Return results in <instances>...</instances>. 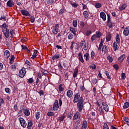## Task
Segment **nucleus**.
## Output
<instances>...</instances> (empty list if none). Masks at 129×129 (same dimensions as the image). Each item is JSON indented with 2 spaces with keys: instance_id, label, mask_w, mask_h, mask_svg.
Listing matches in <instances>:
<instances>
[{
  "instance_id": "nucleus-15",
  "label": "nucleus",
  "mask_w": 129,
  "mask_h": 129,
  "mask_svg": "<svg viewBox=\"0 0 129 129\" xmlns=\"http://www.w3.org/2000/svg\"><path fill=\"white\" fill-rule=\"evenodd\" d=\"M107 26L109 29H112L113 26H115V25L114 23H112L111 21H107Z\"/></svg>"
},
{
  "instance_id": "nucleus-4",
  "label": "nucleus",
  "mask_w": 129,
  "mask_h": 129,
  "mask_svg": "<svg viewBox=\"0 0 129 129\" xmlns=\"http://www.w3.org/2000/svg\"><path fill=\"white\" fill-rule=\"evenodd\" d=\"M59 29H60V26H59V24H56L54 26H53V28L52 29V32L55 35H57L59 32Z\"/></svg>"
},
{
  "instance_id": "nucleus-9",
  "label": "nucleus",
  "mask_w": 129,
  "mask_h": 129,
  "mask_svg": "<svg viewBox=\"0 0 129 129\" xmlns=\"http://www.w3.org/2000/svg\"><path fill=\"white\" fill-rule=\"evenodd\" d=\"M22 110H23V113L26 116H29L30 114H31V112H30V110L28 109L22 108Z\"/></svg>"
},
{
  "instance_id": "nucleus-11",
  "label": "nucleus",
  "mask_w": 129,
  "mask_h": 129,
  "mask_svg": "<svg viewBox=\"0 0 129 129\" xmlns=\"http://www.w3.org/2000/svg\"><path fill=\"white\" fill-rule=\"evenodd\" d=\"M91 34H92V31L90 30H85L84 32V35L87 37H89Z\"/></svg>"
},
{
  "instance_id": "nucleus-48",
  "label": "nucleus",
  "mask_w": 129,
  "mask_h": 129,
  "mask_svg": "<svg viewBox=\"0 0 129 129\" xmlns=\"http://www.w3.org/2000/svg\"><path fill=\"white\" fill-rule=\"evenodd\" d=\"M96 38L97 37L95 34H94L93 35H92L91 37V40L92 42H93V41H95V40H96Z\"/></svg>"
},
{
  "instance_id": "nucleus-2",
  "label": "nucleus",
  "mask_w": 129,
  "mask_h": 129,
  "mask_svg": "<svg viewBox=\"0 0 129 129\" xmlns=\"http://www.w3.org/2000/svg\"><path fill=\"white\" fill-rule=\"evenodd\" d=\"M77 108L78 109L79 112H81L83 109V106H84V104L83 103V100L79 101L77 104Z\"/></svg>"
},
{
  "instance_id": "nucleus-30",
  "label": "nucleus",
  "mask_w": 129,
  "mask_h": 129,
  "mask_svg": "<svg viewBox=\"0 0 129 129\" xmlns=\"http://www.w3.org/2000/svg\"><path fill=\"white\" fill-rule=\"evenodd\" d=\"M111 38H112L111 35L110 34V33H109L107 35L106 38V42H109V41H111Z\"/></svg>"
},
{
  "instance_id": "nucleus-49",
  "label": "nucleus",
  "mask_w": 129,
  "mask_h": 129,
  "mask_svg": "<svg viewBox=\"0 0 129 129\" xmlns=\"http://www.w3.org/2000/svg\"><path fill=\"white\" fill-rule=\"evenodd\" d=\"M105 75H106L108 79H110V80L111 79V78H110V76H109V72H108V71H105Z\"/></svg>"
},
{
  "instance_id": "nucleus-41",
  "label": "nucleus",
  "mask_w": 129,
  "mask_h": 129,
  "mask_svg": "<svg viewBox=\"0 0 129 129\" xmlns=\"http://www.w3.org/2000/svg\"><path fill=\"white\" fill-rule=\"evenodd\" d=\"M107 59L109 61V63H112V61H113V58H112V56H108L107 57Z\"/></svg>"
},
{
  "instance_id": "nucleus-44",
  "label": "nucleus",
  "mask_w": 129,
  "mask_h": 129,
  "mask_svg": "<svg viewBox=\"0 0 129 129\" xmlns=\"http://www.w3.org/2000/svg\"><path fill=\"white\" fill-rule=\"evenodd\" d=\"M58 90L60 92H62V91H64V88L62 87V84H60L58 86Z\"/></svg>"
},
{
  "instance_id": "nucleus-17",
  "label": "nucleus",
  "mask_w": 129,
  "mask_h": 129,
  "mask_svg": "<svg viewBox=\"0 0 129 129\" xmlns=\"http://www.w3.org/2000/svg\"><path fill=\"white\" fill-rule=\"evenodd\" d=\"M79 57V60H80V62L82 63H84V59H83V55H82V53L80 52L78 54Z\"/></svg>"
},
{
  "instance_id": "nucleus-22",
  "label": "nucleus",
  "mask_w": 129,
  "mask_h": 129,
  "mask_svg": "<svg viewBox=\"0 0 129 129\" xmlns=\"http://www.w3.org/2000/svg\"><path fill=\"white\" fill-rule=\"evenodd\" d=\"M127 7V4L124 3L122 4V5L119 8V11H123V10H125L126 7Z\"/></svg>"
},
{
  "instance_id": "nucleus-34",
  "label": "nucleus",
  "mask_w": 129,
  "mask_h": 129,
  "mask_svg": "<svg viewBox=\"0 0 129 129\" xmlns=\"http://www.w3.org/2000/svg\"><path fill=\"white\" fill-rule=\"evenodd\" d=\"M0 20L6 22V21H7V17L5 16V15H2L0 17Z\"/></svg>"
},
{
  "instance_id": "nucleus-59",
  "label": "nucleus",
  "mask_w": 129,
  "mask_h": 129,
  "mask_svg": "<svg viewBox=\"0 0 129 129\" xmlns=\"http://www.w3.org/2000/svg\"><path fill=\"white\" fill-rule=\"evenodd\" d=\"M84 49L85 51H87V49H88V43H85L84 46Z\"/></svg>"
},
{
  "instance_id": "nucleus-3",
  "label": "nucleus",
  "mask_w": 129,
  "mask_h": 129,
  "mask_svg": "<svg viewBox=\"0 0 129 129\" xmlns=\"http://www.w3.org/2000/svg\"><path fill=\"white\" fill-rule=\"evenodd\" d=\"M59 106V101H58V100H55L53 104L52 110L54 111H57V110H58Z\"/></svg>"
},
{
  "instance_id": "nucleus-42",
  "label": "nucleus",
  "mask_w": 129,
  "mask_h": 129,
  "mask_svg": "<svg viewBox=\"0 0 129 129\" xmlns=\"http://www.w3.org/2000/svg\"><path fill=\"white\" fill-rule=\"evenodd\" d=\"M123 119L125 121L127 125H129V119L127 117H124Z\"/></svg>"
},
{
  "instance_id": "nucleus-10",
  "label": "nucleus",
  "mask_w": 129,
  "mask_h": 129,
  "mask_svg": "<svg viewBox=\"0 0 129 129\" xmlns=\"http://www.w3.org/2000/svg\"><path fill=\"white\" fill-rule=\"evenodd\" d=\"M100 17L102 19L103 21H106V15L103 12H100Z\"/></svg>"
},
{
  "instance_id": "nucleus-7",
  "label": "nucleus",
  "mask_w": 129,
  "mask_h": 129,
  "mask_svg": "<svg viewBox=\"0 0 129 129\" xmlns=\"http://www.w3.org/2000/svg\"><path fill=\"white\" fill-rule=\"evenodd\" d=\"M15 6V2L13 0H9L7 3V8H13Z\"/></svg>"
},
{
  "instance_id": "nucleus-31",
  "label": "nucleus",
  "mask_w": 129,
  "mask_h": 129,
  "mask_svg": "<svg viewBox=\"0 0 129 129\" xmlns=\"http://www.w3.org/2000/svg\"><path fill=\"white\" fill-rule=\"evenodd\" d=\"M83 16L85 19H88V17H89V14H88V12L85 11L83 12Z\"/></svg>"
},
{
  "instance_id": "nucleus-36",
  "label": "nucleus",
  "mask_w": 129,
  "mask_h": 129,
  "mask_svg": "<svg viewBox=\"0 0 129 129\" xmlns=\"http://www.w3.org/2000/svg\"><path fill=\"white\" fill-rule=\"evenodd\" d=\"M102 51L106 53V52H107V46H106V45H103L102 48Z\"/></svg>"
},
{
  "instance_id": "nucleus-24",
  "label": "nucleus",
  "mask_w": 129,
  "mask_h": 129,
  "mask_svg": "<svg viewBox=\"0 0 129 129\" xmlns=\"http://www.w3.org/2000/svg\"><path fill=\"white\" fill-rule=\"evenodd\" d=\"M32 126H33V121L31 120L28 122L27 128L31 129L32 128Z\"/></svg>"
},
{
  "instance_id": "nucleus-20",
  "label": "nucleus",
  "mask_w": 129,
  "mask_h": 129,
  "mask_svg": "<svg viewBox=\"0 0 129 129\" xmlns=\"http://www.w3.org/2000/svg\"><path fill=\"white\" fill-rule=\"evenodd\" d=\"M123 34L124 36H128V34H129V30H128V28L126 27L123 31Z\"/></svg>"
},
{
  "instance_id": "nucleus-18",
  "label": "nucleus",
  "mask_w": 129,
  "mask_h": 129,
  "mask_svg": "<svg viewBox=\"0 0 129 129\" xmlns=\"http://www.w3.org/2000/svg\"><path fill=\"white\" fill-rule=\"evenodd\" d=\"M87 128V121L84 120L83 122V123L82 124V127L81 129H86Z\"/></svg>"
},
{
  "instance_id": "nucleus-53",
  "label": "nucleus",
  "mask_w": 129,
  "mask_h": 129,
  "mask_svg": "<svg viewBox=\"0 0 129 129\" xmlns=\"http://www.w3.org/2000/svg\"><path fill=\"white\" fill-rule=\"evenodd\" d=\"M71 5L73 8H77V7H78V4H77V3H71Z\"/></svg>"
},
{
  "instance_id": "nucleus-19",
  "label": "nucleus",
  "mask_w": 129,
  "mask_h": 129,
  "mask_svg": "<svg viewBox=\"0 0 129 129\" xmlns=\"http://www.w3.org/2000/svg\"><path fill=\"white\" fill-rule=\"evenodd\" d=\"M113 48L114 51H117V50H118V45H117V43L116 42H114L113 43Z\"/></svg>"
},
{
  "instance_id": "nucleus-46",
  "label": "nucleus",
  "mask_w": 129,
  "mask_h": 129,
  "mask_svg": "<svg viewBox=\"0 0 129 129\" xmlns=\"http://www.w3.org/2000/svg\"><path fill=\"white\" fill-rule=\"evenodd\" d=\"M69 40H72L74 38V35L72 33H70L68 36Z\"/></svg>"
},
{
  "instance_id": "nucleus-29",
  "label": "nucleus",
  "mask_w": 129,
  "mask_h": 129,
  "mask_svg": "<svg viewBox=\"0 0 129 129\" xmlns=\"http://www.w3.org/2000/svg\"><path fill=\"white\" fill-rule=\"evenodd\" d=\"M76 125L75 126V129H78L80 127V120H78L76 122Z\"/></svg>"
},
{
  "instance_id": "nucleus-35",
  "label": "nucleus",
  "mask_w": 129,
  "mask_h": 129,
  "mask_svg": "<svg viewBox=\"0 0 129 129\" xmlns=\"http://www.w3.org/2000/svg\"><path fill=\"white\" fill-rule=\"evenodd\" d=\"M96 36H97V38H99L102 35V34H101V32L100 31H97L96 32V34H95Z\"/></svg>"
},
{
  "instance_id": "nucleus-28",
  "label": "nucleus",
  "mask_w": 129,
  "mask_h": 129,
  "mask_svg": "<svg viewBox=\"0 0 129 129\" xmlns=\"http://www.w3.org/2000/svg\"><path fill=\"white\" fill-rule=\"evenodd\" d=\"M84 57H85V59L86 60V61H88V60H89V58H90L89 53L88 52H86L84 55Z\"/></svg>"
},
{
  "instance_id": "nucleus-62",
  "label": "nucleus",
  "mask_w": 129,
  "mask_h": 129,
  "mask_svg": "<svg viewBox=\"0 0 129 129\" xmlns=\"http://www.w3.org/2000/svg\"><path fill=\"white\" fill-rule=\"evenodd\" d=\"M95 56V52H94V51H92L91 52V56L92 59H94Z\"/></svg>"
},
{
  "instance_id": "nucleus-56",
  "label": "nucleus",
  "mask_w": 129,
  "mask_h": 129,
  "mask_svg": "<svg viewBox=\"0 0 129 129\" xmlns=\"http://www.w3.org/2000/svg\"><path fill=\"white\" fill-rule=\"evenodd\" d=\"M28 82L30 84H32V83H33V82H34V79H33V78H29L28 80Z\"/></svg>"
},
{
  "instance_id": "nucleus-14",
  "label": "nucleus",
  "mask_w": 129,
  "mask_h": 129,
  "mask_svg": "<svg viewBox=\"0 0 129 129\" xmlns=\"http://www.w3.org/2000/svg\"><path fill=\"white\" fill-rule=\"evenodd\" d=\"M78 68H76L74 70L73 75V77H74V78H76V77H77V75H78Z\"/></svg>"
},
{
  "instance_id": "nucleus-27",
  "label": "nucleus",
  "mask_w": 129,
  "mask_h": 129,
  "mask_svg": "<svg viewBox=\"0 0 129 129\" xmlns=\"http://www.w3.org/2000/svg\"><path fill=\"white\" fill-rule=\"evenodd\" d=\"M37 56H38V50H34V52L33 53L32 56L31 57V58L35 59V58H36Z\"/></svg>"
},
{
  "instance_id": "nucleus-37",
  "label": "nucleus",
  "mask_w": 129,
  "mask_h": 129,
  "mask_svg": "<svg viewBox=\"0 0 129 129\" xmlns=\"http://www.w3.org/2000/svg\"><path fill=\"white\" fill-rule=\"evenodd\" d=\"M94 6L97 9H99V8H101L102 5L99 3H96L94 4Z\"/></svg>"
},
{
  "instance_id": "nucleus-13",
  "label": "nucleus",
  "mask_w": 129,
  "mask_h": 129,
  "mask_svg": "<svg viewBox=\"0 0 129 129\" xmlns=\"http://www.w3.org/2000/svg\"><path fill=\"white\" fill-rule=\"evenodd\" d=\"M70 30L74 36H77V34H76V32H77V29L70 27Z\"/></svg>"
},
{
  "instance_id": "nucleus-52",
  "label": "nucleus",
  "mask_w": 129,
  "mask_h": 129,
  "mask_svg": "<svg viewBox=\"0 0 129 129\" xmlns=\"http://www.w3.org/2000/svg\"><path fill=\"white\" fill-rule=\"evenodd\" d=\"M73 25L75 28H76V27H77V21L76 20H74L73 21Z\"/></svg>"
},
{
  "instance_id": "nucleus-61",
  "label": "nucleus",
  "mask_w": 129,
  "mask_h": 129,
  "mask_svg": "<svg viewBox=\"0 0 129 129\" xmlns=\"http://www.w3.org/2000/svg\"><path fill=\"white\" fill-rule=\"evenodd\" d=\"M103 129H109V127H108L107 123H104Z\"/></svg>"
},
{
  "instance_id": "nucleus-32",
  "label": "nucleus",
  "mask_w": 129,
  "mask_h": 129,
  "mask_svg": "<svg viewBox=\"0 0 129 129\" xmlns=\"http://www.w3.org/2000/svg\"><path fill=\"white\" fill-rule=\"evenodd\" d=\"M2 32H3L5 37L7 39H8V38H9V37L10 33H8V32H6V31H5V29H2Z\"/></svg>"
},
{
  "instance_id": "nucleus-40",
  "label": "nucleus",
  "mask_w": 129,
  "mask_h": 129,
  "mask_svg": "<svg viewBox=\"0 0 129 129\" xmlns=\"http://www.w3.org/2000/svg\"><path fill=\"white\" fill-rule=\"evenodd\" d=\"M17 116V117H20V116H23V111L22 110H19Z\"/></svg>"
},
{
  "instance_id": "nucleus-54",
  "label": "nucleus",
  "mask_w": 129,
  "mask_h": 129,
  "mask_svg": "<svg viewBox=\"0 0 129 129\" xmlns=\"http://www.w3.org/2000/svg\"><path fill=\"white\" fill-rule=\"evenodd\" d=\"M5 92H6V93H8V94H10V93H11V89L9 88H6L5 89Z\"/></svg>"
},
{
  "instance_id": "nucleus-25",
  "label": "nucleus",
  "mask_w": 129,
  "mask_h": 129,
  "mask_svg": "<svg viewBox=\"0 0 129 129\" xmlns=\"http://www.w3.org/2000/svg\"><path fill=\"white\" fill-rule=\"evenodd\" d=\"M4 55L6 58H8L11 56V53L9 50H6L4 52Z\"/></svg>"
},
{
  "instance_id": "nucleus-1",
  "label": "nucleus",
  "mask_w": 129,
  "mask_h": 129,
  "mask_svg": "<svg viewBox=\"0 0 129 129\" xmlns=\"http://www.w3.org/2000/svg\"><path fill=\"white\" fill-rule=\"evenodd\" d=\"M83 101V97L80 95V93H76L74 95V99L73 102L74 103H77L79 101Z\"/></svg>"
},
{
  "instance_id": "nucleus-57",
  "label": "nucleus",
  "mask_w": 129,
  "mask_h": 129,
  "mask_svg": "<svg viewBox=\"0 0 129 129\" xmlns=\"http://www.w3.org/2000/svg\"><path fill=\"white\" fill-rule=\"evenodd\" d=\"M3 104H5V100L3 98L0 99V106H2Z\"/></svg>"
},
{
  "instance_id": "nucleus-38",
  "label": "nucleus",
  "mask_w": 129,
  "mask_h": 129,
  "mask_svg": "<svg viewBox=\"0 0 129 129\" xmlns=\"http://www.w3.org/2000/svg\"><path fill=\"white\" fill-rule=\"evenodd\" d=\"M128 107H129V102H126L125 103H124V105L123 106V108H124V109L128 108Z\"/></svg>"
},
{
  "instance_id": "nucleus-55",
  "label": "nucleus",
  "mask_w": 129,
  "mask_h": 129,
  "mask_svg": "<svg viewBox=\"0 0 129 129\" xmlns=\"http://www.w3.org/2000/svg\"><path fill=\"white\" fill-rule=\"evenodd\" d=\"M98 81V80H97V79H93L92 80V82L93 84H94V85H95V84L97 83Z\"/></svg>"
},
{
  "instance_id": "nucleus-43",
  "label": "nucleus",
  "mask_w": 129,
  "mask_h": 129,
  "mask_svg": "<svg viewBox=\"0 0 129 129\" xmlns=\"http://www.w3.org/2000/svg\"><path fill=\"white\" fill-rule=\"evenodd\" d=\"M47 115L48 116H54V115H55V113L51 111H49L47 113Z\"/></svg>"
},
{
  "instance_id": "nucleus-8",
  "label": "nucleus",
  "mask_w": 129,
  "mask_h": 129,
  "mask_svg": "<svg viewBox=\"0 0 129 129\" xmlns=\"http://www.w3.org/2000/svg\"><path fill=\"white\" fill-rule=\"evenodd\" d=\"M81 114H80L79 112H77L74 114V116L73 117V119H74V120H75L76 119H79L80 118H81Z\"/></svg>"
},
{
  "instance_id": "nucleus-39",
  "label": "nucleus",
  "mask_w": 129,
  "mask_h": 129,
  "mask_svg": "<svg viewBox=\"0 0 129 129\" xmlns=\"http://www.w3.org/2000/svg\"><path fill=\"white\" fill-rule=\"evenodd\" d=\"M40 115H41V112H40V111L37 112L35 113V117H36V119H38L40 118Z\"/></svg>"
},
{
  "instance_id": "nucleus-51",
  "label": "nucleus",
  "mask_w": 129,
  "mask_h": 129,
  "mask_svg": "<svg viewBox=\"0 0 129 129\" xmlns=\"http://www.w3.org/2000/svg\"><path fill=\"white\" fill-rule=\"evenodd\" d=\"M21 126L23 127L24 128H26L27 126V122L25 121L22 122L21 124H20Z\"/></svg>"
},
{
  "instance_id": "nucleus-60",
  "label": "nucleus",
  "mask_w": 129,
  "mask_h": 129,
  "mask_svg": "<svg viewBox=\"0 0 129 129\" xmlns=\"http://www.w3.org/2000/svg\"><path fill=\"white\" fill-rule=\"evenodd\" d=\"M21 47L22 50H28V47H27V46L24 44L21 45Z\"/></svg>"
},
{
  "instance_id": "nucleus-58",
  "label": "nucleus",
  "mask_w": 129,
  "mask_h": 129,
  "mask_svg": "<svg viewBox=\"0 0 129 129\" xmlns=\"http://www.w3.org/2000/svg\"><path fill=\"white\" fill-rule=\"evenodd\" d=\"M54 3V0H47V5H52Z\"/></svg>"
},
{
  "instance_id": "nucleus-26",
  "label": "nucleus",
  "mask_w": 129,
  "mask_h": 129,
  "mask_svg": "<svg viewBox=\"0 0 129 129\" xmlns=\"http://www.w3.org/2000/svg\"><path fill=\"white\" fill-rule=\"evenodd\" d=\"M60 57V54H55L52 57V60H58V59H59Z\"/></svg>"
},
{
  "instance_id": "nucleus-23",
  "label": "nucleus",
  "mask_w": 129,
  "mask_h": 129,
  "mask_svg": "<svg viewBox=\"0 0 129 129\" xmlns=\"http://www.w3.org/2000/svg\"><path fill=\"white\" fill-rule=\"evenodd\" d=\"M115 40H116V42H117V44L119 45L120 44V38H119V34H118V33L116 34Z\"/></svg>"
},
{
  "instance_id": "nucleus-5",
  "label": "nucleus",
  "mask_w": 129,
  "mask_h": 129,
  "mask_svg": "<svg viewBox=\"0 0 129 129\" xmlns=\"http://www.w3.org/2000/svg\"><path fill=\"white\" fill-rule=\"evenodd\" d=\"M25 75H26V69L22 68L19 72V76L21 77V78H24L25 77Z\"/></svg>"
},
{
  "instance_id": "nucleus-47",
  "label": "nucleus",
  "mask_w": 129,
  "mask_h": 129,
  "mask_svg": "<svg viewBox=\"0 0 129 129\" xmlns=\"http://www.w3.org/2000/svg\"><path fill=\"white\" fill-rule=\"evenodd\" d=\"M35 20H36V18L33 16H30V22L31 23H35Z\"/></svg>"
},
{
  "instance_id": "nucleus-63",
  "label": "nucleus",
  "mask_w": 129,
  "mask_h": 129,
  "mask_svg": "<svg viewBox=\"0 0 129 129\" xmlns=\"http://www.w3.org/2000/svg\"><path fill=\"white\" fill-rule=\"evenodd\" d=\"M113 68H114V69L116 70V71H117V70H118L119 67H118V64H114L113 66Z\"/></svg>"
},
{
  "instance_id": "nucleus-33",
  "label": "nucleus",
  "mask_w": 129,
  "mask_h": 129,
  "mask_svg": "<svg viewBox=\"0 0 129 129\" xmlns=\"http://www.w3.org/2000/svg\"><path fill=\"white\" fill-rule=\"evenodd\" d=\"M15 60V55H12L11 57H10V64H13L14 63V60Z\"/></svg>"
},
{
  "instance_id": "nucleus-64",
  "label": "nucleus",
  "mask_w": 129,
  "mask_h": 129,
  "mask_svg": "<svg viewBox=\"0 0 129 129\" xmlns=\"http://www.w3.org/2000/svg\"><path fill=\"white\" fill-rule=\"evenodd\" d=\"M35 84L36 85H39L40 84V80L38 78L36 80Z\"/></svg>"
},
{
  "instance_id": "nucleus-50",
  "label": "nucleus",
  "mask_w": 129,
  "mask_h": 129,
  "mask_svg": "<svg viewBox=\"0 0 129 129\" xmlns=\"http://www.w3.org/2000/svg\"><path fill=\"white\" fill-rule=\"evenodd\" d=\"M18 119L19 120L20 124L21 123H23V122H24V121H26V120H25V119H24L23 118H22L21 117H19Z\"/></svg>"
},
{
  "instance_id": "nucleus-12",
  "label": "nucleus",
  "mask_w": 129,
  "mask_h": 129,
  "mask_svg": "<svg viewBox=\"0 0 129 129\" xmlns=\"http://www.w3.org/2000/svg\"><path fill=\"white\" fill-rule=\"evenodd\" d=\"M67 96L69 98H71L72 96H73V91H71V90H69L67 92Z\"/></svg>"
},
{
  "instance_id": "nucleus-21",
  "label": "nucleus",
  "mask_w": 129,
  "mask_h": 129,
  "mask_svg": "<svg viewBox=\"0 0 129 129\" xmlns=\"http://www.w3.org/2000/svg\"><path fill=\"white\" fill-rule=\"evenodd\" d=\"M65 118H66V116L63 115L62 116H61L57 118V120H58V121H59L60 122H61V121H63V120H64V119H65Z\"/></svg>"
},
{
  "instance_id": "nucleus-16",
  "label": "nucleus",
  "mask_w": 129,
  "mask_h": 129,
  "mask_svg": "<svg viewBox=\"0 0 129 129\" xmlns=\"http://www.w3.org/2000/svg\"><path fill=\"white\" fill-rule=\"evenodd\" d=\"M125 58V54H122L121 56H120L118 58V62H120L121 63V62H123V60H124V58Z\"/></svg>"
},
{
  "instance_id": "nucleus-45",
  "label": "nucleus",
  "mask_w": 129,
  "mask_h": 129,
  "mask_svg": "<svg viewBox=\"0 0 129 129\" xmlns=\"http://www.w3.org/2000/svg\"><path fill=\"white\" fill-rule=\"evenodd\" d=\"M103 108L106 112H108L109 110V107H108V105H106L105 107H103Z\"/></svg>"
},
{
  "instance_id": "nucleus-6",
  "label": "nucleus",
  "mask_w": 129,
  "mask_h": 129,
  "mask_svg": "<svg viewBox=\"0 0 129 129\" xmlns=\"http://www.w3.org/2000/svg\"><path fill=\"white\" fill-rule=\"evenodd\" d=\"M20 12L21 13L23 16H25V17H31V14L29 11L26 10H21Z\"/></svg>"
}]
</instances>
